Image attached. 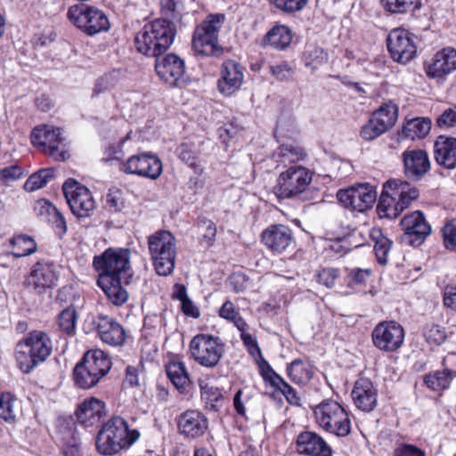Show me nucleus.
<instances>
[{
  "instance_id": "obj_56",
  "label": "nucleus",
  "mask_w": 456,
  "mask_h": 456,
  "mask_svg": "<svg viewBox=\"0 0 456 456\" xmlns=\"http://www.w3.org/2000/svg\"><path fill=\"white\" fill-rule=\"evenodd\" d=\"M115 86V79L111 75H104L96 80L93 89V96L110 90Z\"/></svg>"
},
{
  "instance_id": "obj_42",
  "label": "nucleus",
  "mask_w": 456,
  "mask_h": 456,
  "mask_svg": "<svg viewBox=\"0 0 456 456\" xmlns=\"http://www.w3.org/2000/svg\"><path fill=\"white\" fill-rule=\"evenodd\" d=\"M371 237L375 241L373 249L377 260L380 265H384L387 263V256L391 249L392 241L385 237L379 230H374L371 232Z\"/></svg>"
},
{
  "instance_id": "obj_5",
  "label": "nucleus",
  "mask_w": 456,
  "mask_h": 456,
  "mask_svg": "<svg viewBox=\"0 0 456 456\" xmlns=\"http://www.w3.org/2000/svg\"><path fill=\"white\" fill-rule=\"evenodd\" d=\"M317 424L326 432L345 437L351 432V420L347 411L338 402L324 400L314 409Z\"/></svg>"
},
{
  "instance_id": "obj_52",
  "label": "nucleus",
  "mask_w": 456,
  "mask_h": 456,
  "mask_svg": "<svg viewBox=\"0 0 456 456\" xmlns=\"http://www.w3.org/2000/svg\"><path fill=\"white\" fill-rule=\"evenodd\" d=\"M387 130L379 125L372 117L361 129V136L367 141H371L386 133Z\"/></svg>"
},
{
  "instance_id": "obj_64",
  "label": "nucleus",
  "mask_w": 456,
  "mask_h": 456,
  "mask_svg": "<svg viewBox=\"0 0 456 456\" xmlns=\"http://www.w3.org/2000/svg\"><path fill=\"white\" fill-rule=\"evenodd\" d=\"M444 304L446 307L456 311V288H445L444 293Z\"/></svg>"
},
{
  "instance_id": "obj_61",
  "label": "nucleus",
  "mask_w": 456,
  "mask_h": 456,
  "mask_svg": "<svg viewBox=\"0 0 456 456\" xmlns=\"http://www.w3.org/2000/svg\"><path fill=\"white\" fill-rule=\"evenodd\" d=\"M436 123L439 127L456 126V110L449 109L437 118Z\"/></svg>"
},
{
  "instance_id": "obj_49",
  "label": "nucleus",
  "mask_w": 456,
  "mask_h": 456,
  "mask_svg": "<svg viewBox=\"0 0 456 456\" xmlns=\"http://www.w3.org/2000/svg\"><path fill=\"white\" fill-rule=\"evenodd\" d=\"M219 315L224 319L232 322L238 330H243L244 326H246V322L240 315L239 312L236 311L234 305L231 301L224 303L219 310Z\"/></svg>"
},
{
  "instance_id": "obj_14",
  "label": "nucleus",
  "mask_w": 456,
  "mask_h": 456,
  "mask_svg": "<svg viewBox=\"0 0 456 456\" xmlns=\"http://www.w3.org/2000/svg\"><path fill=\"white\" fill-rule=\"evenodd\" d=\"M120 169L126 174L155 180L162 173V163L153 154L142 153L130 157L126 162L122 163Z\"/></svg>"
},
{
  "instance_id": "obj_29",
  "label": "nucleus",
  "mask_w": 456,
  "mask_h": 456,
  "mask_svg": "<svg viewBox=\"0 0 456 456\" xmlns=\"http://www.w3.org/2000/svg\"><path fill=\"white\" fill-rule=\"evenodd\" d=\"M387 188L392 190V195L396 196L399 206L403 211L419 198V190L411 186L408 182L399 179H389L387 181Z\"/></svg>"
},
{
  "instance_id": "obj_21",
  "label": "nucleus",
  "mask_w": 456,
  "mask_h": 456,
  "mask_svg": "<svg viewBox=\"0 0 456 456\" xmlns=\"http://www.w3.org/2000/svg\"><path fill=\"white\" fill-rule=\"evenodd\" d=\"M404 174L409 179L419 180L430 168L428 153L423 150H408L403 153Z\"/></svg>"
},
{
  "instance_id": "obj_48",
  "label": "nucleus",
  "mask_w": 456,
  "mask_h": 456,
  "mask_svg": "<svg viewBox=\"0 0 456 456\" xmlns=\"http://www.w3.org/2000/svg\"><path fill=\"white\" fill-rule=\"evenodd\" d=\"M423 335L426 338V341L434 346H439L444 342L446 339V333L443 327L435 324V323H427Z\"/></svg>"
},
{
  "instance_id": "obj_50",
  "label": "nucleus",
  "mask_w": 456,
  "mask_h": 456,
  "mask_svg": "<svg viewBox=\"0 0 456 456\" xmlns=\"http://www.w3.org/2000/svg\"><path fill=\"white\" fill-rule=\"evenodd\" d=\"M272 75L279 81L289 82L293 80L295 76V68L286 61L271 65L269 67Z\"/></svg>"
},
{
  "instance_id": "obj_39",
  "label": "nucleus",
  "mask_w": 456,
  "mask_h": 456,
  "mask_svg": "<svg viewBox=\"0 0 456 456\" xmlns=\"http://www.w3.org/2000/svg\"><path fill=\"white\" fill-rule=\"evenodd\" d=\"M18 404V399L11 393L0 395V418L9 423L14 422L17 417Z\"/></svg>"
},
{
  "instance_id": "obj_2",
  "label": "nucleus",
  "mask_w": 456,
  "mask_h": 456,
  "mask_svg": "<svg viewBox=\"0 0 456 456\" xmlns=\"http://www.w3.org/2000/svg\"><path fill=\"white\" fill-rule=\"evenodd\" d=\"M53 341L48 333L35 330L28 332L15 346L17 365L24 373H30L52 354Z\"/></svg>"
},
{
  "instance_id": "obj_57",
  "label": "nucleus",
  "mask_w": 456,
  "mask_h": 456,
  "mask_svg": "<svg viewBox=\"0 0 456 456\" xmlns=\"http://www.w3.org/2000/svg\"><path fill=\"white\" fill-rule=\"evenodd\" d=\"M308 0H274L275 5L285 12H294L300 11Z\"/></svg>"
},
{
  "instance_id": "obj_30",
  "label": "nucleus",
  "mask_w": 456,
  "mask_h": 456,
  "mask_svg": "<svg viewBox=\"0 0 456 456\" xmlns=\"http://www.w3.org/2000/svg\"><path fill=\"white\" fill-rule=\"evenodd\" d=\"M377 212L380 218H396L402 212V208L396 196L392 195V190L387 188V182L383 184V190L380 194Z\"/></svg>"
},
{
  "instance_id": "obj_37",
  "label": "nucleus",
  "mask_w": 456,
  "mask_h": 456,
  "mask_svg": "<svg viewBox=\"0 0 456 456\" xmlns=\"http://www.w3.org/2000/svg\"><path fill=\"white\" fill-rule=\"evenodd\" d=\"M175 256L176 248L152 256L151 260L157 273L161 276L171 274L175 268Z\"/></svg>"
},
{
  "instance_id": "obj_63",
  "label": "nucleus",
  "mask_w": 456,
  "mask_h": 456,
  "mask_svg": "<svg viewBox=\"0 0 456 456\" xmlns=\"http://www.w3.org/2000/svg\"><path fill=\"white\" fill-rule=\"evenodd\" d=\"M394 456H425V452L416 446L403 444L395 450Z\"/></svg>"
},
{
  "instance_id": "obj_16",
  "label": "nucleus",
  "mask_w": 456,
  "mask_h": 456,
  "mask_svg": "<svg viewBox=\"0 0 456 456\" xmlns=\"http://www.w3.org/2000/svg\"><path fill=\"white\" fill-rule=\"evenodd\" d=\"M155 69L159 77L172 86L181 87L185 84L183 61L175 54L155 57Z\"/></svg>"
},
{
  "instance_id": "obj_41",
  "label": "nucleus",
  "mask_w": 456,
  "mask_h": 456,
  "mask_svg": "<svg viewBox=\"0 0 456 456\" xmlns=\"http://www.w3.org/2000/svg\"><path fill=\"white\" fill-rule=\"evenodd\" d=\"M10 242L13 247L12 255L15 257L29 256L37 251V244L35 240L28 235H17L12 238Z\"/></svg>"
},
{
  "instance_id": "obj_58",
  "label": "nucleus",
  "mask_w": 456,
  "mask_h": 456,
  "mask_svg": "<svg viewBox=\"0 0 456 456\" xmlns=\"http://www.w3.org/2000/svg\"><path fill=\"white\" fill-rule=\"evenodd\" d=\"M349 282L362 284L370 275V269L351 268L347 269Z\"/></svg>"
},
{
  "instance_id": "obj_45",
  "label": "nucleus",
  "mask_w": 456,
  "mask_h": 456,
  "mask_svg": "<svg viewBox=\"0 0 456 456\" xmlns=\"http://www.w3.org/2000/svg\"><path fill=\"white\" fill-rule=\"evenodd\" d=\"M77 313L72 306L62 310L59 314L58 324L60 329L68 335H73L76 330Z\"/></svg>"
},
{
  "instance_id": "obj_35",
  "label": "nucleus",
  "mask_w": 456,
  "mask_h": 456,
  "mask_svg": "<svg viewBox=\"0 0 456 456\" xmlns=\"http://www.w3.org/2000/svg\"><path fill=\"white\" fill-rule=\"evenodd\" d=\"M73 376L75 384L83 389L91 388L101 380V378L82 361L75 366Z\"/></svg>"
},
{
  "instance_id": "obj_40",
  "label": "nucleus",
  "mask_w": 456,
  "mask_h": 456,
  "mask_svg": "<svg viewBox=\"0 0 456 456\" xmlns=\"http://www.w3.org/2000/svg\"><path fill=\"white\" fill-rule=\"evenodd\" d=\"M288 375L292 381L304 384L312 378V370L309 364L300 359L294 360L287 368Z\"/></svg>"
},
{
  "instance_id": "obj_55",
  "label": "nucleus",
  "mask_w": 456,
  "mask_h": 456,
  "mask_svg": "<svg viewBox=\"0 0 456 456\" xmlns=\"http://www.w3.org/2000/svg\"><path fill=\"white\" fill-rule=\"evenodd\" d=\"M178 151L179 158L182 161L192 168L197 167V153L188 143H182Z\"/></svg>"
},
{
  "instance_id": "obj_19",
  "label": "nucleus",
  "mask_w": 456,
  "mask_h": 456,
  "mask_svg": "<svg viewBox=\"0 0 456 456\" xmlns=\"http://www.w3.org/2000/svg\"><path fill=\"white\" fill-rule=\"evenodd\" d=\"M244 74L242 66L232 61H225L221 68L217 87L224 95H232L238 91L243 83Z\"/></svg>"
},
{
  "instance_id": "obj_7",
  "label": "nucleus",
  "mask_w": 456,
  "mask_h": 456,
  "mask_svg": "<svg viewBox=\"0 0 456 456\" xmlns=\"http://www.w3.org/2000/svg\"><path fill=\"white\" fill-rule=\"evenodd\" d=\"M312 181V174L302 166H293L282 172L277 180L275 193L279 199L298 197L305 200V193Z\"/></svg>"
},
{
  "instance_id": "obj_62",
  "label": "nucleus",
  "mask_w": 456,
  "mask_h": 456,
  "mask_svg": "<svg viewBox=\"0 0 456 456\" xmlns=\"http://www.w3.org/2000/svg\"><path fill=\"white\" fill-rule=\"evenodd\" d=\"M248 324L244 326L243 330H239L240 331V338L244 343V345L248 348L250 354H254L256 351L260 354V348L257 346L256 340L255 338L247 332Z\"/></svg>"
},
{
  "instance_id": "obj_23",
  "label": "nucleus",
  "mask_w": 456,
  "mask_h": 456,
  "mask_svg": "<svg viewBox=\"0 0 456 456\" xmlns=\"http://www.w3.org/2000/svg\"><path fill=\"white\" fill-rule=\"evenodd\" d=\"M297 450L301 454L308 456H332L330 446L318 434L305 431L298 435Z\"/></svg>"
},
{
  "instance_id": "obj_11",
  "label": "nucleus",
  "mask_w": 456,
  "mask_h": 456,
  "mask_svg": "<svg viewBox=\"0 0 456 456\" xmlns=\"http://www.w3.org/2000/svg\"><path fill=\"white\" fill-rule=\"evenodd\" d=\"M337 199L346 208L357 212H364L370 208L377 199L375 186L365 183L339 190Z\"/></svg>"
},
{
  "instance_id": "obj_3",
  "label": "nucleus",
  "mask_w": 456,
  "mask_h": 456,
  "mask_svg": "<svg viewBox=\"0 0 456 456\" xmlns=\"http://www.w3.org/2000/svg\"><path fill=\"white\" fill-rule=\"evenodd\" d=\"M176 33L173 22L166 19H157L146 24L136 35V50L147 56L158 57L172 45Z\"/></svg>"
},
{
  "instance_id": "obj_31",
  "label": "nucleus",
  "mask_w": 456,
  "mask_h": 456,
  "mask_svg": "<svg viewBox=\"0 0 456 456\" xmlns=\"http://www.w3.org/2000/svg\"><path fill=\"white\" fill-rule=\"evenodd\" d=\"M81 361L101 379L110 371L112 365L109 355L100 349L88 351Z\"/></svg>"
},
{
  "instance_id": "obj_53",
  "label": "nucleus",
  "mask_w": 456,
  "mask_h": 456,
  "mask_svg": "<svg viewBox=\"0 0 456 456\" xmlns=\"http://www.w3.org/2000/svg\"><path fill=\"white\" fill-rule=\"evenodd\" d=\"M338 277L339 270L332 267L322 268L316 274L317 281L329 289L335 286V281Z\"/></svg>"
},
{
  "instance_id": "obj_51",
  "label": "nucleus",
  "mask_w": 456,
  "mask_h": 456,
  "mask_svg": "<svg viewBox=\"0 0 456 456\" xmlns=\"http://www.w3.org/2000/svg\"><path fill=\"white\" fill-rule=\"evenodd\" d=\"M276 155L284 158L289 162H296L303 159L305 152L303 148L294 144H281L276 151Z\"/></svg>"
},
{
  "instance_id": "obj_47",
  "label": "nucleus",
  "mask_w": 456,
  "mask_h": 456,
  "mask_svg": "<svg viewBox=\"0 0 456 456\" xmlns=\"http://www.w3.org/2000/svg\"><path fill=\"white\" fill-rule=\"evenodd\" d=\"M273 387L281 391L287 401L293 405H300L301 398L297 395V391L289 386L280 375H273Z\"/></svg>"
},
{
  "instance_id": "obj_18",
  "label": "nucleus",
  "mask_w": 456,
  "mask_h": 456,
  "mask_svg": "<svg viewBox=\"0 0 456 456\" xmlns=\"http://www.w3.org/2000/svg\"><path fill=\"white\" fill-rule=\"evenodd\" d=\"M57 281L55 265L53 263H37L25 280V285L37 293L53 287Z\"/></svg>"
},
{
  "instance_id": "obj_32",
  "label": "nucleus",
  "mask_w": 456,
  "mask_h": 456,
  "mask_svg": "<svg viewBox=\"0 0 456 456\" xmlns=\"http://www.w3.org/2000/svg\"><path fill=\"white\" fill-rule=\"evenodd\" d=\"M148 246L151 257L157 256L160 253L175 248V239L170 232L160 230L148 237Z\"/></svg>"
},
{
  "instance_id": "obj_20",
  "label": "nucleus",
  "mask_w": 456,
  "mask_h": 456,
  "mask_svg": "<svg viewBox=\"0 0 456 456\" xmlns=\"http://www.w3.org/2000/svg\"><path fill=\"white\" fill-rule=\"evenodd\" d=\"M263 243L273 253L284 252L292 243L291 230L283 224H273L262 232Z\"/></svg>"
},
{
  "instance_id": "obj_26",
  "label": "nucleus",
  "mask_w": 456,
  "mask_h": 456,
  "mask_svg": "<svg viewBox=\"0 0 456 456\" xmlns=\"http://www.w3.org/2000/svg\"><path fill=\"white\" fill-rule=\"evenodd\" d=\"M178 428L182 434L195 438L204 434L208 428V419L200 411H187L180 416Z\"/></svg>"
},
{
  "instance_id": "obj_22",
  "label": "nucleus",
  "mask_w": 456,
  "mask_h": 456,
  "mask_svg": "<svg viewBox=\"0 0 456 456\" xmlns=\"http://www.w3.org/2000/svg\"><path fill=\"white\" fill-rule=\"evenodd\" d=\"M456 69V50L446 47L437 52L427 65L426 72L429 77H443Z\"/></svg>"
},
{
  "instance_id": "obj_33",
  "label": "nucleus",
  "mask_w": 456,
  "mask_h": 456,
  "mask_svg": "<svg viewBox=\"0 0 456 456\" xmlns=\"http://www.w3.org/2000/svg\"><path fill=\"white\" fill-rule=\"evenodd\" d=\"M292 40L290 29L284 25L273 27L265 37L263 44L278 50H283L289 45Z\"/></svg>"
},
{
  "instance_id": "obj_27",
  "label": "nucleus",
  "mask_w": 456,
  "mask_h": 456,
  "mask_svg": "<svg viewBox=\"0 0 456 456\" xmlns=\"http://www.w3.org/2000/svg\"><path fill=\"white\" fill-rule=\"evenodd\" d=\"M436 163L448 169L456 167V138L440 135L434 145Z\"/></svg>"
},
{
  "instance_id": "obj_9",
  "label": "nucleus",
  "mask_w": 456,
  "mask_h": 456,
  "mask_svg": "<svg viewBox=\"0 0 456 456\" xmlns=\"http://www.w3.org/2000/svg\"><path fill=\"white\" fill-rule=\"evenodd\" d=\"M69 20L89 36H94L110 28L106 14L92 5L76 4L67 13Z\"/></svg>"
},
{
  "instance_id": "obj_44",
  "label": "nucleus",
  "mask_w": 456,
  "mask_h": 456,
  "mask_svg": "<svg viewBox=\"0 0 456 456\" xmlns=\"http://www.w3.org/2000/svg\"><path fill=\"white\" fill-rule=\"evenodd\" d=\"M452 379L453 377L444 369L443 371L436 370L425 375L424 382L428 388L439 391L449 387Z\"/></svg>"
},
{
  "instance_id": "obj_4",
  "label": "nucleus",
  "mask_w": 456,
  "mask_h": 456,
  "mask_svg": "<svg viewBox=\"0 0 456 456\" xmlns=\"http://www.w3.org/2000/svg\"><path fill=\"white\" fill-rule=\"evenodd\" d=\"M140 437L137 429L130 430L127 422L119 416L112 417L99 431L96 447L103 455H114L128 448Z\"/></svg>"
},
{
  "instance_id": "obj_46",
  "label": "nucleus",
  "mask_w": 456,
  "mask_h": 456,
  "mask_svg": "<svg viewBox=\"0 0 456 456\" xmlns=\"http://www.w3.org/2000/svg\"><path fill=\"white\" fill-rule=\"evenodd\" d=\"M382 7L391 13H405L419 4V0H380Z\"/></svg>"
},
{
  "instance_id": "obj_12",
  "label": "nucleus",
  "mask_w": 456,
  "mask_h": 456,
  "mask_svg": "<svg viewBox=\"0 0 456 456\" xmlns=\"http://www.w3.org/2000/svg\"><path fill=\"white\" fill-rule=\"evenodd\" d=\"M63 140L61 129L49 126L36 127L31 134L33 145L56 160L64 161L67 159V151H59V146Z\"/></svg>"
},
{
  "instance_id": "obj_38",
  "label": "nucleus",
  "mask_w": 456,
  "mask_h": 456,
  "mask_svg": "<svg viewBox=\"0 0 456 456\" xmlns=\"http://www.w3.org/2000/svg\"><path fill=\"white\" fill-rule=\"evenodd\" d=\"M397 107L392 102L385 103L372 114V118L379 123L387 131L390 129L397 120Z\"/></svg>"
},
{
  "instance_id": "obj_60",
  "label": "nucleus",
  "mask_w": 456,
  "mask_h": 456,
  "mask_svg": "<svg viewBox=\"0 0 456 456\" xmlns=\"http://www.w3.org/2000/svg\"><path fill=\"white\" fill-rule=\"evenodd\" d=\"M22 175L21 169L18 166H11L0 170V181L9 183L17 180Z\"/></svg>"
},
{
  "instance_id": "obj_24",
  "label": "nucleus",
  "mask_w": 456,
  "mask_h": 456,
  "mask_svg": "<svg viewBox=\"0 0 456 456\" xmlns=\"http://www.w3.org/2000/svg\"><path fill=\"white\" fill-rule=\"evenodd\" d=\"M97 330L102 342L110 346H118L126 341V331L122 325L109 316H98Z\"/></svg>"
},
{
  "instance_id": "obj_36",
  "label": "nucleus",
  "mask_w": 456,
  "mask_h": 456,
  "mask_svg": "<svg viewBox=\"0 0 456 456\" xmlns=\"http://www.w3.org/2000/svg\"><path fill=\"white\" fill-rule=\"evenodd\" d=\"M431 129V121L425 118H417L407 121L402 134L405 138L415 140L425 137Z\"/></svg>"
},
{
  "instance_id": "obj_43",
  "label": "nucleus",
  "mask_w": 456,
  "mask_h": 456,
  "mask_svg": "<svg viewBox=\"0 0 456 456\" xmlns=\"http://www.w3.org/2000/svg\"><path fill=\"white\" fill-rule=\"evenodd\" d=\"M54 168H44L31 175L24 184L27 191H34L44 187L50 180L54 177Z\"/></svg>"
},
{
  "instance_id": "obj_34",
  "label": "nucleus",
  "mask_w": 456,
  "mask_h": 456,
  "mask_svg": "<svg viewBox=\"0 0 456 456\" xmlns=\"http://www.w3.org/2000/svg\"><path fill=\"white\" fill-rule=\"evenodd\" d=\"M166 371L168 379L178 390L185 389L190 384L189 375L183 362H169L166 366Z\"/></svg>"
},
{
  "instance_id": "obj_25",
  "label": "nucleus",
  "mask_w": 456,
  "mask_h": 456,
  "mask_svg": "<svg viewBox=\"0 0 456 456\" xmlns=\"http://www.w3.org/2000/svg\"><path fill=\"white\" fill-rule=\"evenodd\" d=\"M352 398L358 409L370 411L377 404V390L370 379L361 378L354 384Z\"/></svg>"
},
{
  "instance_id": "obj_13",
  "label": "nucleus",
  "mask_w": 456,
  "mask_h": 456,
  "mask_svg": "<svg viewBox=\"0 0 456 456\" xmlns=\"http://www.w3.org/2000/svg\"><path fill=\"white\" fill-rule=\"evenodd\" d=\"M387 50L392 59L406 64L416 55L417 47L408 31L402 28L393 29L387 38Z\"/></svg>"
},
{
  "instance_id": "obj_59",
  "label": "nucleus",
  "mask_w": 456,
  "mask_h": 456,
  "mask_svg": "<svg viewBox=\"0 0 456 456\" xmlns=\"http://www.w3.org/2000/svg\"><path fill=\"white\" fill-rule=\"evenodd\" d=\"M443 233L445 247L447 248H456V222L446 224Z\"/></svg>"
},
{
  "instance_id": "obj_6",
  "label": "nucleus",
  "mask_w": 456,
  "mask_h": 456,
  "mask_svg": "<svg viewBox=\"0 0 456 456\" xmlns=\"http://www.w3.org/2000/svg\"><path fill=\"white\" fill-rule=\"evenodd\" d=\"M224 21V14H211L194 32L192 45L202 55L219 56L223 48L218 45V34Z\"/></svg>"
},
{
  "instance_id": "obj_28",
  "label": "nucleus",
  "mask_w": 456,
  "mask_h": 456,
  "mask_svg": "<svg viewBox=\"0 0 456 456\" xmlns=\"http://www.w3.org/2000/svg\"><path fill=\"white\" fill-rule=\"evenodd\" d=\"M76 415L81 424L92 427L105 415L104 403L94 397L85 400L77 409Z\"/></svg>"
},
{
  "instance_id": "obj_15",
  "label": "nucleus",
  "mask_w": 456,
  "mask_h": 456,
  "mask_svg": "<svg viewBox=\"0 0 456 456\" xmlns=\"http://www.w3.org/2000/svg\"><path fill=\"white\" fill-rule=\"evenodd\" d=\"M404 339L403 327L395 322L379 323L372 331V341L376 347L393 352L401 347Z\"/></svg>"
},
{
  "instance_id": "obj_8",
  "label": "nucleus",
  "mask_w": 456,
  "mask_h": 456,
  "mask_svg": "<svg viewBox=\"0 0 456 456\" xmlns=\"http://www.w3.org/2000/svg\"><path fill=\"white\" fill-rule=\"evenodd\" d=\"M224 353V346L217 337L199 334L190 342L191 357L200 366L212 369L217 366Z\"/></svg>"
},
{
  "instance_id": "obj_1",
  "label": "nucleus",
  "mask_w": 456,
  "mask_h": 456,
  "mask_svg": "<svg viewBox=\"0 0 456 456\" xmlns=\"http://www.w3.org/2000/svg\"><path fill=\"white\" fill-rule=\"evenodd\" d=\"M130 254L127 248H108L94 258V266L99 273L97 283L115 305H123L128 298L121 284H128L133 276Z\"/></svg>"
},
{
  "instance_id": "obj_10",
  "label": "nucleus",
  "mask_w": 456,
  "mask_h": 456,
  "mask_svg": "<svg viewBox=\"0 0 456 456\" xmlns=\"http://www.w3.org/2000/svg\"><path fill=\"white\" fill-rule=\"evenodd\" d=\"M62 191L72 213L77 218L93 215L96 203L87 187L74 179H68L62 185Z\"/></svg>"
},
{
  "instance_id": "obj_17",
  "label": "nucleus",
  "mask_w": 456,
  "mask_h": 456,
  "mask_svg": "<svg viewBox=\"0 0 456 456\" xmlns=\"http://www.w3.org/2000/svg\"><path fill=\"white\" fill-rule=\"evenodd\" d=\"M403 231V240L411 245H419L430 233L431 227L426 222L425 216L420 211H414L406 215L400 223Z\"/></svg>"
},
{
  "instance_id": "obj_54",
  "label": "nucleus",
  "mask_w": 456,
  "mask_h": 456,
  "mask_svg": "<svg viewBox=\"0 0 456 456\" xmlns=\"http://www.w3.org/2000/svg\"><path fill=\"white\" fill-rule=\"evenodd\" d=\"M44 207L46 208V210L48 212L52 211L53 214V224L56 229V232L62 236L67 232V224L64 219V216L61 215V213L52 204L45 202Z\"/></svg>"
}]
</instances>
